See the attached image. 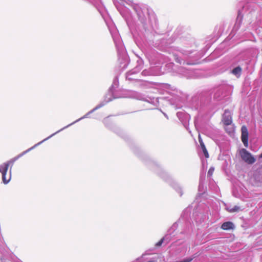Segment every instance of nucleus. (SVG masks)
<instances>
[{"mask_svg":"<svg viewBox=\"0 0 262 262\" xmlns=\"http://www.w3.org/2000/svg\"><path fill=\"white\" fill-rule=\"evenodd\" d=\"M164 116H165V117H167V115H166L165 114H164Z\"/></svg>","mask_w":262,"mask_h":262,"instance_id":"b1692460","label":"nucleus"},{"mask_svg":"<svg viewBox=\"0 0 262 262\" xmlns=\"http://www.w3.org/2000/svg\"><path fill=\"white\" fill-rule=\"evenodd\" d=\"M148 262H155V260H150V261H148Z\"/></svg>","mask_w":262,"mask_h":262,"instance_id":"4be33fe9","label":"nucleus"},{"mask_svg":"<svg viewBox=\"0 0 262 262\" xmlns=\"http://www.w3.org/2000/svg\"><path fill=\"white\" fill-rule=\"evenodd\" d=\"M129 4L131 5L134 10L136 12L139 18L144 22L150 15L152 14V11L150 10L147 6L134 3L129 1Z\"/></svg>","mask_w":262,"mask_h":262,"instance_id":"f03ea898","label":"nucleus"},{"mask_svg":"<svg viewBox=\"0 0 262 262\" xmlns=\"http://www.w3.org/2000/svg\"><path fill=\"white\" fill-rule=\"evenodd\" d=\"M199 141L200 144H201V143H203V140H202L200 135L199 136Z\"/></svg>","mask_w":262,"mask_h":262,"instance_id":"f3484780","label":"nucleus"},{"mask_svg":"<svg viewBox=\"0 0 262 262\" xmlns=\"http://www.w3.org/2000/svg\"><path fill=\"white\" fill-rule=\"evenodd\" d=\"M44 142L43 140L38 143L35 144L33 146L31 147V148L28 149L27 150L23 151L20 154L17 155L16 157L13 158V159H11L10 161H8L7 162L4 163L0 165V172L2 174V179L3 181L5 184H7L10 181L11 179V168L10 170V176L7 179L6 175L8 171V167L10 164L11 165V166L13 165L14 162L16 161L17 159H18L19 158H20L21 156L24 155L25 154H27L28 152L30 151L33 148H34L37 146L41 144L42 143Z\"/></svg>","mask_w":262,"mask_h":262,"instance_id":"f257e3e1","label":"nucleus"},{"mask_svg":"<svg viewBox=\"0 0 262 262\" xmlns=\"http://www.w3.org/2000/svg\"><path fill=\"white\" fill-rule=\"evenodd\" d=\"M231 208H232L228 207V208H227L226 209H227V210L229 212V210H231Z\"/></svg>","mask_w":262,"mask_h":262,"instance_id":"aec40b11","label":"nucleus"},{"mask_svg":"<svg viewBox=\"0 0 262 262\" xmlns=\"http://www.w3.org/2000/svg\"><path fill=\"white\" fill-rule=\"evenodd\" d=\"M164 239V238L161 239L160 241H159L158 243H157L156 244V246H157V247L160 246L162 244V243H163Z\"/></svg>","mask_w":262,"mask_h":262,"instance_id":"2eb2a0df","label":"nucleus"},{"mask_svg":"<svg viewBox=\"0 0 262 262\" xmlns=\"http://www.w3.org/2000/svg\"><path fill=\"white\" fill-rule=\"evenodd\" d=\"M104 105V103H101L100 104H98V105H97L95 108H94L93 110H92L91 111L89 112L87 114H86L85 115H84L83 117H81L80 118L76 120L75 121L73 122V123L68 125L67 126L63 127L62 128L60 129V130H58L57 132H55V133L52 134L51 136H49L48 137H47V138L43 140L44 141L49 139L50 138H51L52 137L54 136L55 135H56V134L59 133L60 132H61V130L64 129L65 128L69 127L70 126L74 124V123L79 121L80 120L83 119H84V118H86L88 117L89 115H90V114L92 113L93 112H94V111H95L96 110L100 108V107H101L102 106H103V105Z\"/></svg>","mask_w":262,"mask_h":262,"instance_id":"7ed1b4c3","label":"nucleus"},{"mask_svg":"<svg viewBox=\"0 0 262 262\" xmlns=\"http://www.w3.org/2000/svg\"><path fill=\"white\" fill-rule=\"evenodd\" d=\"M260 23H262V20H260Z\"/></svg>","mask_w":262,"mask_h":262,"instance_id":"393cba45","label":"nucleus"},{"mask_svg":"<svg viewBox=\"0 0 262 262\" xmlns=\"http://www.w3.org/2000/svg\"><path fill=\"white\" fill-rule=\"evenodd\" d=\"M132 97L138 100H145V98L141 94L138 93L137 92H135L134 95Z\"/></svg>","mask_w":262,"mask_h":262,"instance_id":"9d476101","label":"nucleus"},{"mask_svg":"<svg viewBox=\"0 0 262 262\" xmlns=\"http://www.w3.org/2000/svg\"><path fill=\"white\" fill-rule=\"evenodd\" d=\"M200 146H201V147L202 148V150L206 148L204 143H201L200 144Z\"/></svg>","mask_w":262,"mask_h":262,"instance_id":"dca6fc26","label":"nucleus"},{"mask_svg":"<svg viewBox=\"0 0 262 262\" xmlns=\"http://www.w3.org/2000/svg\"><path fill=\"white\" fill-rule=\"evenodd\" d=\"M259 158H262V153L261 154V155L259 156Z\"/></svg>","mask_w":262,"mask_h":262,"instance_id":"5701e85b","label":"nucleus"},{"mask_svg":"<svg viewBox=\"0 0 262 262\" xmlns=\"http://www.w3.org/2000/svg\"><path fill=\"white\" fill-rule=\"evenodd\" d=\"M223 121L227 125H230L232 122L231 112L226 110L223 116Z\"/></svg>","mask_w":262,"mask_h":262,"instance_id":"0eeeda50","label":"nucleus"},{"mask_svg":"<svg viewBox=\"0 0 262 262\" xmlns=\"http://www.w3.org/2000/svg\"><path fill=\"white\" fill-rule=\"evenodd\" d=\"M234 227V224L231 222H227L224 223L222 225V229L223 230H229L233 229Z\"/></svg>","mask_w":262,"mask_h":262,"instance_id":"6e6552de","label":"nucleus"},{"mask_svg":"<svg viewBox=\"0 0 262 262\" xmlns=\"http://www.w3.org/2000/svg\"><path fill=\"white\" fill-rule=\"evenodd\" d=\"M214 168L213 167H210L208 170V174L210 176H211L213 171H214Z\"/></svg>","mask_w":262,"mask_h":262,"instance_id":"4468645a","label":"nucleus"},{"mask_svg":"<svg viewBox=\"0 0 262 262\" xmlns=\"http://www.w3.org/2000/svg\"><path fill=\"white\" fill-rule=\"evenodd\" d=\"M137 72H138V71H137L136 69H134L128 72L127 73L126 78L129 80L133 79L132 77H130L131 75H132L133 74L137 73Z\"/></svg>","mask_w":262,"mask_h":262,"instance_id":"9b49d317","label":"nucleus"},{"mask_svg":"<svg viewBox=\"0 0 262 262\" xmlns=\"http://www.w3.org/2000/svg\"><path fill=\"white\" fill-rule=\"evenodd\" d=\"M114 84H116V85H117V80H116L114 82Z\"/></svg>","mask_w":262,"mask_h":262,"instance_id":"6ab92c4d","label":"nucleus"},{"mask_svg":"<svg viewBox=\"0 0 262 262\" xmlns=\"http://www.w3.org/2000/svg\"><path fill=\"white\" fill-rule=\"evenodd\" d=\"M202 151H203V152L205 156V157L206 158H208L209 157V154H208V152L207 150V149L205 148L203 149H202Z\"/></svg>","mask_w":262,"mask_h":262,"instance_id":"ddd939ff","label":"nucleus"},{"mask_svg":"<svg viewBox=\"0 0 262 262\" xmlns=\"http://www.w3.org/2000/svg\"><path fill=\"white\" fill-rule=\"evenodd\" d=\"M177 191H178V192L180 193V195H182V190H181V188H178V189L177 190Z\"/></svg>","mask_w":262,"mask_h":262,"instance_id":"a211bd4d","label":"nucleus"},{"mask_svg":"<svg viewBox=\"0 0 262 262\" xmlns=\"http://www.w3.org/2000/svg\"><path fill=\"white\" fill-rule=\"evenodd\" d=\"M242 73V68L240 67H237L233 69L232 73L237 77H239Z\"/></svg>","mask_w":262,"mask_h":262,"instance_id":"1a4fd4ad","label":"nucleus"},{"mask_svg":"<svg viewBox=\"0 0 262 262\" xmlns=\"http://www.w3.org/2000/svg\"><path fill=\"white\" fill-rule=\"evenodd\" d=\"M240 207L237 206H235L233 207H232L231 210H229L230 212H237L239 210H241Z\"/></svg>","mask_w":262,"mask_h":262,"instance_id":"f8f14e48","label":"nucleus"},{"mask_svg":"<svg viewBox=\"0 0 262 262\" xmlns=\"http://www.w3.org/2000/svg\"><path fill=\"white\" fill-rule=\"evenodd\" d=\"M240 155L242 159L248 164H253L255 162L254 157L245 149H242L240 151Z\"/></svg>","mask_w":262,"mask_h":262,"instance_id":"20e7f679","label":"nucleus"},{"mask_svg":"<svg viewBox=\"0 0 262 262\" xmlns=\"http://www.w3.org/2000/svg\"><path fill=\"white\" fill-rule=\"evenodd\" d=\"M111 33L112 35V37L113 38L114 42L116 45V48L118 49L120 48L122 49V42L121 40L120 36L118 32V31L115 30L113 32L111 31Z\"/></svg>","mask_w":262,"mask_h":262,"instance_id":"39448f33","label":"nucleus"},{"mask_svg":"<svg viewBox=\"0 0 262 262\" xmlns=\"http://www.w3.org/2000/svg\"><path fill=\"white\" fill-rule=\"evenodd\" d=\"M242 140L245 147L248 146V132L247 127L245 126L242 127Z\"/></svg>","mask_w":262,"mask_h":262,"instance_id":"423d86ee","label":"nucleus"},{"mask_svg":"<svg viewBox=\"0 0 262 262\" xmlns=\"http://www.w3.org/2000/svg\"><path fill=\"white\" fill-rule=\"evenodd\" d=\"M261 27L262 28V25H261Z\"/></svg>","mask_w":262,"mask_h":262,"instance_id":"a878e982","label":"nucleus"},{"mask_svg":"<svg viewBox=\"0 0 262 262\" xmlns=\"http://www.w3.org/2000/svg\"><path fill=\"white\" fill-rule=\"evenodd\" d=\"M112 100V99H109L108 100H107L106 101V102H109V101H111Z\"/></svg>","mask_w":262,"mask_h":262,"instance_id":"412c9836","label":"nucleus"}]
</instances>
